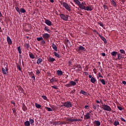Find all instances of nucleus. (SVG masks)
Segmentation results:
<instances>
[{"instance_id":"f257e3e1","label":"nucleus","mask_w":126,"mask_h":126,"mask_svg":"<svg viewBox=\"0 0 126 126\" xmlns=\"http://www.w3.org/2000/svg\"><path fill=\"white\" fill-rule=\"evenodd\" d=\"M61 4L62 5H63V7H64V8L68 10V11H70V10H71V8H70V6L68 4V3L65 2H63V3H61Z\"/></svg>"},{"instance_id":"f03ea898","label":"nucleus","mask_w":126,"mask_h":126,"mask_svg":"<svg viewBox=\"0 0 126 126\" xmlns=\"http://www.w3.org/2000/svg\"><path fill=\"white\" fill-rule=\"evenodd\" d=\"M102 109L104 111H107L108 112H111L112 111V108L109 105L107 104H103L102 105Z\"/></svg>"},{"instance_id":"7ed1b4c3","label":"nucleus","mask_w":126,"mask_h":126,"mask_svg":"<svg viewBox=\"0 0 126 126\" xmlns=\"http://www.w3.org/2000/svg\"><path fill=\"white\" fill-rule=\"evenodd\" d=\"M60 16L63 20H64V21H68V17H69V16L68 15H64L63 14H61L60 15Z\"/></svg>"},{"instance_id":"20e7f679","label":"nucleus","mask_w":126,"mask_h":126,"mask_svg":"<svg viewBox=\"0 0 126 126\" xmlns=\"http://www.w3.org/2000/svg\"><path fill=\"white\" fill-rule=\"evenodd\" d=\"M66 122H82V120L80 119H66Z\"/></svg>"},{"instance_id":"39448f33","label":"nucleus","mask_w":126,"mask_h":126,"mask_svg":"<svg viewBox=\"0 0 126 126\" xmlns=\"http://www.w3.org/2000/svg\"><path fill=\"white\" fill-rule=\"evenodd\" d=\"M63 106L66 108H71V103L69 101L65 102L63 103Z\"/></svg>"},{"instance_id":"423d86ee","label":"nucleus","mask_w":126,"mask_h":126,"mask_svg":"<svg viewBox=\"0 0 126 126\" xmlns=\"http://www.w3.org/2000/svg\"><path fill=\"white\" fill-rule=\"evenodd\" d=\"M84 120H91V117H90V113H87L84 117Z\"/></svg>"},{"instance_id":"0eeeda50","label":"nucleus","mask_w":126,"mask_h":126,"mask_svg":"<svg viewBox=\"0 0 126 126\" xmlns=\"http://www.w3.org/2000/svg\"><path fill=\"white\" fill-rule=\"evenodd\" d=\"M42 37L44 39H45V40H47L50 38V34H49L48 33H45L42 34Z\"/></svg>"},{"instance_id":"6e6552de","label":"nucleus","mask_w":126,"mask_h":126,"mask_svg":"<svg viewBox=\"0 0 126 126\" xmlns=\"http://www.w3.org/2000/svg\"><path fill=\"white\" fill-rule=\"evenodd\" d=\"M45 24H46V25H47L48 26H52V25H53L52 24V22L48 19L46 20L45 21Z\"/></svg>"},{"instance_id":"1a4fd4ad","label":"nucleus","mask_w":126,"mask_h":126,"mask_svg":"<svg viewBox=\"0 0 126 126\" xmlns=\"http://www.w3.org/2000/svg\"><path fill=\"white\" fill-rule=\"evenodd\" d=\"M99 37H100V38L101 39V40H102V41H103L104 44H107V39H106V38L103 36L102 35H101V34H98Z\"/></svg>"},{"instance_id":"9d476101","label":"nucleus","mask_w":126,"mask_h":126,"mask_svg":"<svg viewBox=\"0 0 126 126\" xmlns=\"http://www.w3.org/2000/svg\"><path fill=\"white\" fill-rule=\"evenodd\" d=\"M1 70L3 74L6 75L7 74V73H8V72H7V69H6V68L2 67Z\"/></svg>"},{"instance_id":"9b49d317","label":"nucleus","mask_w":126,"mask_h":126,"mask_svg":"<svg viewBox=\"0 0 126 126\" xmlns=\"http://www.w3.org/2000/svg\"><path fill=\"white\" fill-rule=\"evenodd\" d=\"M7 42L8 45H11L12 44V41L11 40L10 37L8 36H7Z\"/></svg>"},{"instance_id":"f8f14e48","label":"nucleus","mask_w":126,"mask_h":126,"mask_svg":"<svg viewBox=\"0 0 126 126\" xmlns=\"http://www.w3.org/2000/svg\"><path fill=\"white\" fill-rule=\"evenodd\" d=\"M94 125H95V126H101V122H100V121H99L95 120L94 122Z\"/></svg>"},{"instance_id":"ddd939ff","label":"nucleus","mask_w":126,"mask_h":126,"mask_svg":"<svg viewBox=\"0 0 126 126\" xmlns=\"http://www.w3.org/2000/svg\"><path fill=\"white\" fill-rule=\"evenodd\" d=\"M57 73V74L58 75H59V76H62L63 75V71L62 70H58L56 72Z\"/></svg>"},{"instance_id":"4468645a","label":"nucleus","mask_w":126,"mask_h":126,"mask_svg":"<svg viewBox=\"0 0 126 126\" xmlns=\"http://www.w3.org/2000/svg\"><path fill=\"white\" fill-rule=\"evenodd\" d=\"M52 48H53V50H54V51H55V52L58 51V47H57V45H56V44L53 43L52 44Z\"/></svg>"},{"instance_id":"2eb2a0df","label":"nucleus","mask_w":126,"mask_h":126,"mask_svg":"<svg viewBox=\"0 0 126 126\" xmlns=\"http://www.w3.org/2000/svg\"><path fill=\"white\" fill-rule=\"evenodd\" d=\"M42 62H43V59H42V58H38L36 62V63L37 64H39L41 63H42Z\"/></svg>"},{"instance_id":"dca6fc26","label":"nucleus","mask_w":126,"mask_h":126,"mask_svg":"<svg viewBox=\"0 0 126 126\" xmlns=\"http://www.w3.org/2000/svg\"><path fill=\"white\" fill-rule=\"evenodd\" d=\"M111 56H113V57H117V55H118V52L116 51H113L111 53Z\"/></svg>"},{"instance_id":"f3484780","label":"nucleus","mask_w":126,"mask_h":126,"mask_svg":"<svg viewBox=\"0 0 126 126\" xmlns=\"http://www.w3.org/2000/svg\"><path fill=\"white\" fill-rule=\"evenodd\" d=\"M85 9L87 11H91L92 10V8L91 7V6H87L86 7V9Z\"/></svg>"},{"instance_id":"a211bd4d","label":"nucleus","mask_w":126,"mask_h":126,"mask_svg":"<svg viewBox=\"0 0 126 126\" xmlns=\"http://www.w3.org/2000/svg\"><path fill=\"white\" fill-rule=\"evenodd\" d=\"M123 59V55H122L121 53L118 54V60H122Z\"/></svg>"},{"instance_id":"6ab92c4d","label":"nucleus","mask_w":126,"mask_h":126,"mask_svg":"<svg viewBox=\"0 0 126 126\" xmlns=\"http://www.w3.org/2000/svg\"><path fill=\"white\" fill-rule=\"evenodd\" d=\"M79 51H84V50H85V48H84V47L80 45L79 47Z\"/></svg>"},{"instance_id":"aec40b11","label":"nucleus","mask_w":126,"mask_h":126,"mask_svg":"<svg viewBox=\"0 0 126 126\" xmlns=\"http://www.w3.org/2000/svg\"><path fill=\"white\" fill-rule=\"evenodd\" d=\"M53 54H54V56L55 57H56L57 58H58V59H60V58H61V56H60V55H59V54H58L57 52H54L53 53Z\"/></svg>"},{"instance_id":"412c9836","label":"nucleus","mask_w":126,"mask_h":126,"mask_svg":"<svg viewBox=\"0 0 126 126\" xmlns=\"http://www.w3.org/2000/svg\"><path fill=\"white\" fill-rule=\"evenodd\" d=\"M70 84L72 85V86H75V85H76V83L73 81H71L70 82Z\"/></svg>"},{"instance_id":"4be33fe9","label":"nucleus","mask_w":126,"mask_h":126,"mask_svg":"<svg viewBox=\"0 0 126 126\" xmlns=\"http://www.w3.org/2000/svg\"><path fill=\"white\" fill-rule=\"evenodd\" d=\"M44 30H45V31H47V32H48V33H51V30H50V29H49V28H48V27L47 26L45 27Z\"/></svg>"},{"instance_id":"5701e85b","label":"nucleus","mask_w":126,"mask_h":126,"mask_svg":"<svg viewBox=\"0 0 126 126\" xmlns=\"http://www.w3.org/2000/svg\"><path fill=\"white\" fill-rule=\"evenodd\" d=\"M91 82H92V83H95V82H96V78L93 77L91 79Z\"/></svg>"},{"instance_id":"b1692460","label":"nucleus","mask_w":126,"mask_h":126,"mask_svg":"<svg viewBox=\"0 0 126 126\" xmlns=\"http://www.w3.org/2000/svg\"><path fill=\"white\" fill-rule=\"evenodd\" d=\"M24 126H30V122L29 121H26L24 123Z\"/></svg>"},{"instance_id":"393cba45","label":"nucleus","mask_w":126,"mask_h":126,"mask_svg":"<svg viewBox=\"0 0 126 126\" xmlns=\"http://www.w3.org/2000/svg\"><path fill=\"white\" fill-rule=\"evenodd\" d=\"M20 12H21V13H25L26 12V11L24 8H22L20 9Z\"/></svg>"},{"instance_id":"a878e982","label":"nucleus","mask_w":126,"mask_h":126,"mask_svg":"<svg viewBox=\"0 0 126 126\" xmlns=\"http://www.w3.org/2000/svg\"><path fill=\"white\" fill-rule=\"evenodd\" d=\"M29 121L31 125H32V126H33V124H34V119H32L31 118H30Z\"/></svg>"},{"instance_id":"bb28decb","label":"nucleus","mask_w":126,"mask_h":126,"mask_svg":"<svg viewBox=\"0 0 126 126\" xmlns=\"http://www.w3.org/2000/svg\"><path fill=\"white\" fill-rule=\"evenodd\" d=\"M80 93L81 94H83V95H87V93H86V92L83 91V90H81Z\"/></svg>"},{"instance_id":"cd10ccee","label":"nucleus","mask_w":126,"mask_h":126,"mask_svg":"<svg viewBox=\"0 0 126 126\" xmlns=\"http://www.w3.org/2000/svg\"><path fill=\"white\" fill-rule=\"evenodd\" d=\"M35 105L36 108H37V109H40V108H41V105H40L37 103H35Z\"/></svg>"},{"instance_id":"c85d7f7f","label":"nucleus","mask_w":126,"mask_h":126,"mask_svg":"<svg viewBox=\"0 0 126 126\" xmlns=\"http://www.w3.org/2000/svg\"><path fill=\"white\" fill-rule=\"evenodd\" d=\"M29 56H30V58H31V59H35V56L32 53L30 54Z\"/></svg>"},{"instance_id":"c756f323","label":"nucleus","mask_w":126,"mask_h":126,"mask_svg":"<svg viewBox=\"0 0 126 126\" xmlns=\"http://www.w3.org/2000/svg\"><path fill=\"white\" fill-rule=\"evenodd\" d=\"M111 4L112 5H113V6H116L117 5V4L116 3V2H115L114 1V0H112L111 1Z\"/></svg>"},{"instance_id":"7c9ffc66","label":"nucleus","mask_w":126,"mask_h":126,"mask_svg":"<svg viewBox=\"0 0 126 126\" xmlns=\"http://www.w3.org/2000/svg\"><path fill=\"white\" fill-rule=\"evenodd\" d=\"M74 2H75V3H76V4H77V5H79L81 2L80 1H79V0H73Z\"/></svg>"},{"instance_id":"2f4dec72","label":"nucleus","mask_w":126,"mask_h":126,"mask_svg":"<svg viewBox=\"0 0 126 126\" xmlns=\"http://www.w3.org/2000/svg\"><path fill=\"white\" fill-rule=\"evenodd\" d=\"M100 82H101L102 84H103V85H106V82L105 81V80L104 79H101L100 80Z\"/></svg>"},{"instance_id":"473e14b6","label":"nucleus","mask_w":126,"mask_h":126,"mask_svg":"<svg viewBox=\"0 0 126 126\" xmlns=\"http://www.w3.org/2000/svg\"><path fill=\"white\" fill-rule=\"evenodd\" d=\"M25 47L27 49H29V48H30V45L29 44H28V43H26L25 44Z\"/></svg>"},{"instance_id":"72a5a7b5","label":"nucleus","mask_w":126,"mask_h":126,"mask_svg":"<svg viewBox=\"0 0 126 126\" xmlns=\"http://www.w3.org/2000/svg\"><path fill=\"white\" fill-rule=\"evenodd\" d=\"M49 60L50 62L52 63L53 62H55L56 61V59L53 58L49 57Z\"/></svg>"},{"instance_id":"f704fd0d","label":"nucleus","mask_w":126,"mask_h":126,"mask_svg":"<svg viewBox=\"0 0 126 126\" xmlns=\"http://www.w3.org/2000/svg\"><path fill=\"white\" fill-rule=\"evenodd\" d=\"M15 9H16V11H17V12H18V13H19V14H20V9L19 8V7H16Z\"/></svg>"},{"instance_id":"c9c22d12","label":"nucleus","mask_w":126,"mask_h":126,"mask_svg":"<svg viewBox=\"0 0 126 126\" xmlns=\"http://www.w3.org/2000/svg\"><path fill=\"white\" fill-rule=\"evenodd\" d=\"M119 125H120V122H119L118 121H115L114 123V125L115 126H119Z\"/></svg>"},{"instance_id":"e433bc0d","label":"nucleus","mask_w":126,"mask_h":126,"mask_svg":"<svg viewBox=\"0 0 126 126\" xmlns=\"http://www.w3.org/2000/svg\"><path fill=\"white\" fill-rule=\"evenodd\" d=\"M120 52L121 54H126V51H125V50L124 49H120Z\"/></svg>"},{"instance_id":"4c0bfd02","label":"nucleus","mask_w":126,"mask_h":126,"mask_svg":"<svg viewBox=\"0 0 126 126\" xmlns=\"http://www.w3.org/2000/svg\"><path fill=\"white\" fill-rule=\"evenodd\" d=\"M37 41H38V42H40V41H42L43 40V37H37L36 38Z\"/></svg>"},{"instance_id":"58836bf2","label":"nucleus","mask_w":126,"mask_h":126,"mask_svg":"<svg viewBox=\"0 0 126 126\" xmlns=\"http://www.w3.org/2000/svg\"><path fill=\"white\" fill-rule=\"evenodd\" d=\"M18 51L19 54H21L22 53V51H21V48H20V46H19L18 47Z\"/></svg>"},{"instance_id":"ea45409f","label":"nucleus","mask_w":126,"mask_h":126,"mask_svg":"<svg viewBox=\"0 0 126 126\" xmlns=\"http://www.w3.org/2000/svg\"><path fill=\"white\" fill-rule=\"evenodd\" d=\"M17 69H19L20 71H21V67H20V65L17 64Z\"/></svg>"},{"instance_id":"a19ab883","label":"nucleus","mask_w":126,"mask_h":126,"mask_svg":"<svg viewBox=\"0 0 126 126\" xmlns=\"http://www.w3.org/2000/svg\"><path fill=\"white\" fill-rule=\"evenodd\" d=\"M46 109H47V111H48V112H52L53 111L52 108H51L50 107H46Z\"/></svg>"},{"instance_id":"79ce46f5","label":"nucleus","mask_w":126,"mask_h":126,"mask_svg":"<svg viewBox=\"0 0 126 126\" xmlns=\"http://www.w3.org/2000/svg\"><path fill=\"white\" fill-rule=\"evenodd\" d=\"M40 43L41 44L44 45V44H46V41H45V40H44V39L43 38Z\"/></svg>"},{"instance_id":"37998d69","label":"nucleus","mask_w":126,"mask_h":126,"mask_svg":"<svg viewBox=\"0 0 126 126\" xmlns=\"http://www.w3.org/2000/svg\"><path fill=\"white\" fill-rule=\"evenodd\" d=\"M78 5L80 9H81L82 8V7L83 6V4H81V3Z\"/></svg>"},{"instance_id":"c03bdc74","label":"nucleus","mask_w":126,"mask_h":126,"mask_svg":"<svg viewBox=\"0 0 126 126\" xmlns=\"http://www.w3.org/2000/svg\"><path fill=\"white\" fill-rule=\"evenodd\" d=\"M36 74L38 75H39V74H40V73H41V72L40 71V70H39V69H37V70H36Z\"/></svg>"},{"instance_id":"a18cd8bd","label":"nucleus","mask_w":126,"mask_h":126,"mask_svg":"<svg viewBox=\"0 0 126 126\" xmlns=\"http://www.w3.org/2000/svg\"><path fill=\"white\" fill-rule=\"evenodd\" d=\"M42 98H43L44 100H47V96H46V95H42Z\"/></svg>"},{"instance_id":"49530a36","label":"nucleus","mask_w":126,"mask_h":126,"mask_svg":"<svg viewBox=\"0 0 126 126\" xmlns=\"http://www.w3.org/2000/svg\"><path fill=\"white\" fill-rule=\"evenodd\" d=\"M52 88H53L54 89H58V86H51Z\"/></svg>"},{"instance_id":"de8ad7c7","label":"nucleus","mask_w":126,"mask_h":126,"mask_svg":"<svg viewBox=\"0 0 126 126\" xmlns=\"http://www.w3.org/2000/svg\"><path fill=\"white\" fill-rule=\"evenodd\" d=\"M121 121H122V122H126V120H125V119H124L123 117L120 118Z\"/></svg>"},{"instance_id":"09e8293b","label":"nucleus","mask_w":126,"mask_h":126,"mask_svg":"<svg viewBox=\"0 0 126 126\" xmlns=\"http://www.w3.org/2000/svg\"><path fill=\"white\" fill-rule=\"evenodd\" d=\"M81 9H84L85 10V9H86V6H85L84 5H83V7Z\"/></svg>"},{"instance_id":"8fccbe9b","label":"nucleus","mask_w":126,"mask_h":126,"mask_svg":"<svg viewBox=\"0 0 126 126\" xmlns=\"http://www.w3.org/2000/svg\"><path fill=\"white\" fill-rule=\"evenodd\" d=\"M54 81H55V79H54V78L50 79V82L51 83H53V82H54Z\"/></svg>"},{"instance_id":"3c124183","label":"nucleus","mask_w":126,"mask_h":126,"mask_svg":"<svg viewBox=\"0 0 126 126\" xmlns=\"http://www.w3.org/2000/svg\"><path fill=\"white\" fill-rule=\"evenodd\" d=\"M93 108L94 109V110H96V105H93Z\"/></svg>"},{"instance_id":"603ef678","label":"nucleus","mask_w":126,"mask_h":126,"mask_svg":"<svg viewBox=\"0 0 126 126\" xmlns=\"http://www.w3.org/2000/svg\"><path fill=\"white\" fill-rule=\"evenodd\" d=\"M12 110L13 111V114H15V113H16V110H15V109H13V108H12Z\"/></svg>"},{"instance_id":"864d4df0","label":"nucleus","mask_w":126,"mask_h":126,"mask_svg":"<svg viewBox=\"0 0 126 126\" xmlns=\"http://www.w3.org/2000/svg\"><path fill=\"white\" fill-rule=\"evenodd\" d=\"M98 76H99V77H101L102 78H103V76H102L101 75V73H98Z\"/></svg>"},{"instance_id":"5fc2aeb1","label":"nucleus","mask_w":126,"mask_h":126,"mask_svg":"<svg viewBox=\"0 0 126 126\" xmlns=\"http://www.w3.org/2000/svg\"><path fill=\"white\" fill-rule=\"evenodd\" d=\"M118 108L120 111H122V110H123V108L121 106H118Z\"/></svg>"},{"instance_id":"6e6d98bb","label":"nucleus","mask_w":126,"mask_h":126,"mask_svg":"<svg viewBox=\"0 0 126 126\" xmlns=\"http://www.w3.org/2000/svg\"><path fill=\"white\" fill-rule=\"evenodd\" d=\"M11 104H13V105L14 106V107H15V102H14L13 101H11Z\"/></svg>"},{"instance_id":"4d7b16f0","label":"nucleus","mask_w":126,"mask_h":126,"mask_svg":"<svg viewBox=\"0 0 126 126\" xmlns=\"http://www.w3.org/2000/svg\"><path fill=\"white\" fill-rule=\"evenodd\" d=\"M102 57H106V53H103L101 54Z\"/></svg>"},{"instance_id":"13d9d810","label":"nucleus","mask_w":126,"mask_h":126,"mask_svg":"<svg viewBox=\"0 0 126 126\" xmlns=\"http://www.w3.org/2000/svg\"><path fill=\"white\" fill-rule=\"evenodd\" d=\"M123 84H124V85H126V81H122Z\"/></svg>"},{"instance_id":"bf43d9fd","label":"nucleus","mask_w":126,"mask_h":126,"mask_svg":"<svg viewBox=\"0 0 126 126\" xmlns=\"http://www.w3.org/2000/svg\"><path fill=\"white\" fill-rule=\"evenodd\" d=\"M89 78H91V79L93 78V77L92 76V75H89Z\"/></svg>"},{"instance_id":"052dcab7","label":"nucleus","mask_w":126,"mask_h":126,"mask_svg":"<svg viewBox=\"0 0 126 126\" xmlns=\"http://www.w3.org/2000/svg\"><path fill=\"white\" fill-rule=\"evenodd\" d=\"M103 7H104V8L107 9V8H108V6H107L106 5H104Z\"/></svg>"},{"instance_id":"680f3d73","label":"nucleus","mask_w":126,"mask_h":126,"mask_svg":"<svg viewBox=\"0 0 126 126\" xmlns=\"http://www.w3.org/2000/svg\"><path fill=\"white\" fill-rule=\"evenodd\" d=\"M89 108V106H88V105H86L85 106V109H87V110H88V108Z\"/></svg>"},{"instance_id":"e2e57ef3","label":"nucleus","mask_w":126,"mask_h":126,"mask_svg":"<svg viewBox=\"0 0 126 126\" xmlns=\"http://www.w3.org/2000/svg\"><path fill=\"white\" fill-rule=\"evenodd\" d=\"M67 87H70V84H67L66 85Z\"/></svg>"},{"instance_id":"0e129e2a","label":"nucleus","mask_w":126,"mask_h":126,"mask_svg":"<svg viewBox=\"0 0 126 126\" xmlns=\"http://www.w3.org/2000/svg\"><path fill=\"white\" fill-rule=\"evenodd\" d=\"M32 78L34 80H35V76H32Z\"/></svg>"},{"instance_id":"69168bd1","label":"nucleus","mask_w":126,"mask_h":126,"mask_svg":"<svg viewBox=\"0 0 126 126\" xmlns=\"http://www.w3.org/2000/svg\"><path fill=\"white\" fill-rule=\"evenodd\" d=\"M96 102L97 103V104H99L100 103V101H99V100H96Z\"/></svg>"},{"instance_id":"338daca9","label":"nucleus","mask_w":126,"mask_h":126,"mask_svg":"<svg viewBox=\"0 0 126 126\" xmlns=\"http://www.w3.org/2000/svg\"><path fill=\"white\" fill-rule=\"evenodd\" d=\"M85 73L86 75H88V72H85Z\"/></svg>"},{"instance_id":"774afa93","label":"nucleus","mask_w":126,"mask_h":126,"mask_svg":"<svg viewBox=\"0 0 126 126\" xmlns=\"http://www.w3.org/2000/svg\"><path fill=\"white\" fill-rule=\"evenodd\" d=\"M50 2H54V0H50Z\"/></svg>"}]
</instances>
